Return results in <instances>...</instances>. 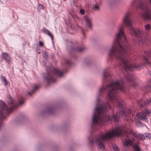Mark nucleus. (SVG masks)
Here are the masks:
<instances>
[{"label":"nucleus","mask_w":151,"mask_h":151,"mask_svg":"<svg viewBox=\"0 0 151 151\" xmlns=\"http://www.w3.org/2000/svg\"><path fill=\"white\" fill-rule=\"evenodd\" d=\"M43 57L45 59H47V54L46 52H45L43 54Z\"/></svg>","instance_id":"obj_26"},{"label":"nucleus","mask_w":151,"mask_h":151,"mask_svg":"<svg viewBox=\"0 0 151 151\" xmlns=\"http://www.w3.org/2000/svg\"><path fill=\"white\" fill-rule=\"evenodd\" d=\"M43 9V5L41 4H38V9Z\"/></svg>","instance_id":"obj_25"},{"label":"nucleus","mask_w":151,"mask_h":151,"mask_svg":"<svg viewBox=\"0 0 151 151\" xmlns=\"http://www.w3.org/2000/svg\"><path fill=\"white\" fill-rule=\"evenodd\" d=\"M112 145V147L115 151H119V148L115 144H113Z\"/></svg>","instance_id":"obj_21"},{"label":"nucleus","mask_w":151,"mask_h":151,"mask_svg":"<svg viewBox=\"0 0 151 151\" xmlns=\"http://www.w3.org/2000/svg\"><path fill=\"white\" fill-rule=\"evenodd\" d=\"M0 79L1 80V81H4L5 79L6 78H5V77H4V76H1L0 77Z\"/></svg>","instance_id":"obj_29"},{"label":"nucleus","mask_w":151,"mask_h":151,"mask_svg":"<svg viewBox=\"0 0 151 151\" xmlns=\"http://www.w3.org/2000/svg\"><path fill=\"white\" fill-rule=\"evenodd\" d=\"M80 13L81 14H84V12H85V11H84V10H83V9H81L80 10Z\"/></svg>","instance_id":"obj_28"},{"label":"nucleus","mask_w":151,"mask_h":151,"mask_svg":"<svg viewBox=\"0 0 151 151\" xmlns=\"http://www.w3.org/2000/svg\"><path fill=\"white\" fill-rule=\"evenodd\" d=\"M71 63V61L69 60H66L65 62V64L66 65H70Z\"/></svg>","instance_id":"obj_24"},{"label":"nucleus","mask_w":151,"mask_h":151,"mask_svg":"<svg viewBox=\"0 0 151 151\" xmlns=\"http://www.w3.org/2000/svg\"><path fill=\"white\" fill-rule=\"evenodd\" d=\"M52 58H53V56L52 55Z\"/></svg>","instance_id":"obj_33"},{"label":"nucleus","mask_w":151,"mask_h":151,"mask_svg":"<svg viewBox=\"0 0 151 151\" xmlns=\"http://www.w3.org/2000/svg\"><path fill=\"white\" fill-rule=\"evenodd\" d=\"M133 142V141L129 138L126 139L124 144V145L128 146V145H131Z\"/></svg>","instance_id":"obj_15"},{"label":"nucleus","mask_w":151,"mask_h":151,"mask_svg":"<svg viewBox=\"0 0 151 151\" xmlns=\"http://www.w3.org/2000/svg\"><path fill=\"white\" fill-rule=\"evenodd\" d=\"M39 44L40 46H43V43L42 41H39Z\"/></svg>","instance_id":"obj_30"},{"label":"nucleus","mask_w":151,"mask_h":151,"mask_svg":"<svg viewBox=\"0 0 151 151\" xmlns=\"http://www.w3.org/2000/svg\"><path fill=\"white\" fill-rule=\"evenodd\" d=\"M103 85L99 88L97 93V97L101 96L103 93H106L108 90V97L112 103L119 108L120 111L117 112L116 115H114L111 117H110L107 114L108 109L111 108L109 101H108L105 103L97 98L91 118V128L93 131L99 130L102 124H104V122H107L114 119L115 122H117L120 116H124L125 118L127 116V115L131 113V110L128 109L127 110V113H126V111L123 106L122 101L117 94L119 92H124L126 91L122 79L112 82L105 87L104 86V84Z\"/></svg>","instance_id":"obj_1"},{"label":"nucleus","mask_w":151,"mask_h":151,"mask_svg":"<svg viewBox=\"0 0 151 151\" xmlns=\"http://www.w3.org/2000/svg\"><path fill=\"white\" fill-rule=\"evenodd\" d=\"M1 59L5 60L6 62H9L10 60V57L9 55L7 53H4L2 54V56Z\"/></svg>","instance_id":"obj_13"},{"label":"nucleus","mask_w":151,"mask_h":151,"mask_svg":"<svg viewBox=\"0 0 151 151\" xmlns=\"http://www.w3.org/2000/svg\"><path fill=\"white\" fill-rule=\"evenodd\" d=\"M84 18L86 21V27H88L89 29L91 30L93 27L91 20L87 16H85Z\"/></svg>","instance_id":"obj_8"},{"label":"nucleus","mask_w":151,"mask_h":151,"mask_svg":"<svg viewBox=\"0 0 151 151\" xmlns=\"http://www.w3.org/2000/svg\"><path fill=\"white\" fill-rule=\"evenodd\" d=\"M136 116L140 120L147 119L146 114L145 113L139 112L136 114Z\"/></svg>","instance_id":"obj_10"},{"label":"nucleus","mask_w":151,"mask_h":151,"mask_svg":"<svg viewBox=\"0 0 151 151\" xmlns=\"http://www.w3.org/2000/svg\"><path fill=\"white\" fill-rule=\"evenodd\" d=\"M109 68L105 69L103 73V82L110 81L111 80V75L109 73Z\"/></svg>","instance_id":"obj_6"},{"label":"nucleus","mask_w":151,"mask_h":151,"mask_svg":"<svg viewBox=\"0 0 151 151\" xmlns=\"http://www.w3.org/2000/svg\"><path fill=\"white\" fill-rule=\"evenodd\" d=\"M100 9V5L97 4H95L93 7V9L95 11H99Z\"/></svg>","instance_id":"obj_18"},{"label":"nucleus","mask_w":151,"mask_h":151,"mask_svg":"<svg viewBox=\"0 0 151 151\" xmlns=\"http://www.w3.org/2000/svg\"><path fill=\"white\" fill-rule=\"evenodd\" d=\"M118 31L115 34L114 41L109 50V58L111 60H116L120 65L126 71H132L134 68H139L145 64H150L148 60L151 54V51L146 52L143 55L145 63L132 65L129 62L128 55L131 49L126 40L123 32L124 26L120 24L117 27Z\"/></svg>","instance_id":"obj_2"},{"label":"nucleus","mask_w":151,"mask_h":151,"mask_svg":"<svg viewBox=\"0 0 151 151\" xmlns=\"http://www.w3.org/2000/svg\"><path fill=\"white\" fill-rule=\"evenodd\" d=\"M63 74V72L60 71L58 69L51 68L47 72V75L44 77V79L48 83H53L56 81L55 78L57 76H61Z\"/></svg>","instance_id":"obj_5"},{"label":"nucleus","mask_w":151,"mask_h":151,"mask_svg":"<svg viewBox=\"0 0 151 151\" xmlns=\"http://www.w3.org/2000/svg\"><path fill=\"white\" fill-rule=\"evenodd\" d=\"M145 138L149 139L151 137V134L148 133H147L145 134Z\"/></svg>","instance_id":"obj_22"},{"label":"nucleus","mask_w":151,"mask_h":151,"mask_svg":"<svg viewBox=\"0 0 151 151\" xmlns=\"http://www.w3.org/2000/svg\"><path fill=\"white\" fill-rule=\"evenodd\" d=\"M151 88V86L148 85L146 86H145L144 88L142 89L143 90H146V91H149Z\"/></svg>","instance_id":"obj_20"},{"label":"nucleus","mask_w":151,"mask_h":151,"mask_svg":"<svg viewBox=\"0 0 151 151\" xmlns=\"http://www.w3.org/2000/svg\"><path fill=\"white\" fill-rule=\"evenodd\" d=\"M138 123L139 125H140L141 124H142V123L141 122H139Z\"/></svg>","instance_id":"obj_32"},{"label":"nucleus","mask_w":151,"mask_h":151,"mask_svg":"<svg viewBox=\"0 0 151 151\" xmlns=\"http://www.w3.org/2000/svg\"><path fill=\"white\" fill-rule=\"evenodd\" d=\"M24 99L23 97H21L19 101V105L20 106L22 105L24 102Z\"/></svg>","instance_id":"obj_19"},{"label":"nucleus","mask_w":151,"mask_h":151,"mask_svg":"<svg viewBox=\"0 0 151 151\" xmlns=\"http://www.w3.org/2000/svg\"><path fill=\"white\" fill-rule=\"evenodd\" d=\"M147 102H145L142 99H140L138 100V102L139 105L142 108H144L147 105V103H149L151 102V99L149 100L147 99Z\"/></svg>","instance_id":"obj_9"},{"label":"nucleus","mask_w":151,"mask_h":151,"mask_svg":"<svg viewBox=\"0 0 151 151\" xmlns=\"http://www.w3.org/2000/svg\"><path fill=\"white\" fill-rule=\"evenodd\" d=\"M42 31L44 33L49 36L51 37L52 40H53V35L51 32L45 27L42 28Z\"/></svg>","instance_id":"obj_11"},{"label":"nucleus","mask_w":151,"mask_h":151,"mask_svg":"<svg viewBox=\"0 0 151 151\" xmlns=\"http://www.w3.org/2000/svg\"><path fill=\"white\" fill-rule=\"evenodd\" d=\"M122 21L123 23L126 26L129 27L131 35L138 38L137 39L139 42L143 43H146L147 40L143 37V34L141 31L139 29L135 30L132 27L133 20L130 12H128L125 14Z\"/></svg>","instance_id":"obj_4"},{"label":"nucleus","mask_w":151,"mask_h":151,"mask_svg":"<svg viewBox=\"0 0 151 151\" xmlns=\"http://www.w3.org/2000/svg\"><path fill=\"white\" fill-rule=\"evenodd\" d=\"M56 110V108L54 106H51L46 109V112L50 114H53Z\"/></svg>","instance_id":"obj_12"},{"label":"nucleus","mask_w":151,"mask_h":151,"mask_svg":"<svg viewBox=\"0 0 151 151\" xmlns=\"http://www.w3.org/2000/svg\"><path fill=\"white\" fill-rule=\"evenodd\" d=\"M65 128V126H61L60 127V129H63L64 128Z\"/></svg>","instance_id":"obj_31"},{"label":"nucleus","mask_w":151,"mask_h":151,"mask_svg":"<svg viewBox=\"0 0 151 151\" xmlns=\"http://www.w3.org/2000/svg\"><path fill=\"white\" fill-rule=\"evenodd\" d=\"M127 133L133 135L138 139H145V136L143 134L134 133L127 129L125 126L116 125V128L112 130H110L104 134L100 133L93 136L91 135L88 137V139L91 146L95 145L103 150L105 149V144L107 140L114 137L126 135Z\"/></svg>","instance_id":"obj_3"},{"label":"nucleus","mask_w":151,"mask_h":151,"mask_svg":"<svg viewBox=\"0 0 151 151\" xmlns=\"http://www.w3.org/2000/svg\"><path fill=\"white\" fill-rule=\"evenodd\" d=\"M145 29L147 30H149V29H150V25L149 24H147L146 25H145Z\"/></svg>","instance_id":"obj_23"},{"label":"nucleus","mask_w":151,"mask_h":151,"mask_svg":"<svg viewBox=\"0 0 151 151\" xmlns=\"http://www.w3.org/2000/svg\"><path fill=\"white\" fill-rule=\"evenodd\" d=\"M2 82H4V85L5 86H6L8 84V82L6 79H5L4 81H2Z\"/></svg>","instance_id":"obj_27"},{"label":"nucleus","mask_w":151,"mask_h":151,"mask_svg":"<svg viewBox=\"0 0 151 151\" xmlns=\"http://www.w3.org/2000/svg\"><path fill=\"white\" fill-rule=\"evenodd\" d=\"M32 87L33 88V89L32 90V91L31 92H28V93L29 95H30V96L31 95V93H34L35 92V91L36 90H37L38 88V86L37 85L35 84H33L32 85Z\"/></svg>","instance_id":"obj_17"},{"label":"nucleus","mask_w":151,"mask_h":151,"mask_svg":"<svg viewBox=\"0 0 151 151\" xmlns=\"http://www.w3.org/2000/svg\"><path fill=\"white\" fill-rule=\"evenodd\" d=\"M139 143L138 142L134 144V151H142L140 147L139 146Z\"/></svg>","instance_id":"obj_16"},{"label":"nucleus","mask_w":151,"mask_h":151,"mask_svg":"<svg viewBox=\"0 0 151 151\" xmlns=\"http://www.w3.org/2000/svg\"><path fill=\"white\" fill-rule=\"evenodd\" d=\"M71 49L73 51L80 52L84 50L85 48L83 47H81L80 46H78L76 47H71Z\"/></svg>","instance_id":"obj_14"},{"label":"nucleus","mask_w":151,"mask_h":151,"mask_svg":"<svg viewBox=\"0 0 151 151\" xmlns=\"http://www.w3.org/2000/svg\"><path fill=\"white\" fill-rule=\"evenodd\" d=\"M125 80L132 83V85L134 87L136 86V84L134 76L131 73H127L126 76Z\"/></svg>","instance_id":"obj_7"}]
</instances>
